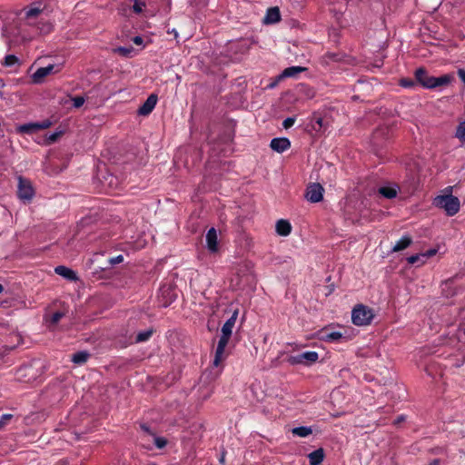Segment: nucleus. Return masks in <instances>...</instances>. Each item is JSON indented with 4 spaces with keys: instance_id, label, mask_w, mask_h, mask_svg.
<instances>
[{
    "instance_id": "obj_11",
    "label": "nucleus",
    "mask_w": 465,
    "mask_h": 465,
    "mask_svg": "<svg viewBox=\"0 0 465 465\" xmlns=\"http://www.w3.org/2000/svg\"><path fill=\"white\" fill-rule=\"evenodd\" d=\"M270 146L272 150L281 153L291 147V142L285 137L273 138L271 141Z\"/></svg>"
},
{
    "instance_id": "obj_26",
    "label": "nucleus",
    "mask_w": 465,
    "mask_h": 465,
    "mask_svg": "<svg viewBox=\"0 0 465 465\" xmlns=\"http://www.w3.org/2000/svg\"><path fill=\"white\" fill-rule=\"evenodd\" d=\"M407 261L410 264L418 263V265H422L426 262L424 255L422 253L411 255L407 258Z\"/></svg>"
},
{
    "instance_id": "obj_12",
    "label": "nucleus",
    "mask_w": 465,
    "mask_h": 465,
    "mask_svg": "<svg viewBox=\"0 0 465 465\" xmlns=\"http://www.w3.org/2000/svg\"><path fill=\"white\" fill-rule=\"evenodd\" d=\"M281 13L277 6L270 7L267 9L265 16L262 20L265 25H272L280 22Z\"/></svg>"
},
{
    "instance_id": "obj_38",
    "label": "nucleus",
    "mask_w": 465,
    "mask_h": 465,
    "mask_svg": "<svg viewBox=\"0 0 465 465\" xmlns=\"http://www.w3.org/2000/svg\"><path fill=\"white\" fill-rule=\"evenodd\" d=\"M295 123V119L294 118H292V117H288L286 118L283 122H282V126L285 128V129H288L290 127H292Z\"/></svg>"
},
{
    "instance_id": "obj_48",
    "label": "nucleus",
    "mask_w": 465,
    "mask_h": 465,
    "mask_svg": "<svg viewBox=\"0 0 465 465\" xmlns=\"http://www.w3.org/2000/svg\"><path fill=\"white\" fill-rule=\"evenodd\" d=\"M4 427L5 425L3 424V421L0 420V430H2Z\"/></svg>"
},
{
    "instance_id": "obj_39",
    "label": "nucleus",
    "mask_w": 465,
    "mask_h": 465,
    "mask_svg": "<svg viewBox=\"0 0 465 465\" xmlns=\"http://www.w3.org/2000/svg\"><path fill=\"white\" fill-rule=\"evenodd\" d=\"M123 261H124V256L120 254V255L111 258L109 260V262L111 265H114V264L121 263Z\"/></svg>"
},
{
    "instance_id": "obj_15",
    "label": "nucleus",
    "mask_w": 465,
    "mask_h": 465,
    "mask_svg": "<svg viewBox=\"0 0 465 465\" xmlns=\"http://www.w3.org/2000/svg\"><path fill=\"white\" fill-rule=\"evenodd\" d=\"M54 272L56 274L69 281H76L78 279L75 272L66 266H57L54 268Z\"/></svg>"
},
{
    "instance_id": "obj_32",
    "label": "nucleus",
    "mask_w": 465,
    "mask_h": 465,
    "mask_svg": "<svg viewBox=\"0 0 465 465\" xmlns=\"http://www.w3.org/2000/svg\"><path fill=\"white\" fill-rule=\"evenodd\" d=\"M62 134V132H54L50 134L49 135H46L45 142L47 144L54 143L57 138Z\"/></svg>"
},
{
    "instance_id": "obj_21",
    "label": "nucleus",
    "mask_w": 465,
    "mask_h": 465,
    "mask_svg": "<svg viewBox=\"0 0 465 465\" xmlns=\"http://www.w3.org/2000/svg\"><path fill=\"white\" fill-rule=\"evenodd\" d=\"M305 68L302 66H291L282 71L281 77H293L297 75L299 73L303 72Z\"/></svg>"
},
{
    "instance_id": "obj_35",
    "label": "nucleus",
    "mask_w": 465,
    "mask_h": 465,
    "mask_svg": "<svg viewBox=\"0 0 465 465\" xmlns=\"http://www.w3.org/2000/svg\"><path fill=\"white\" fill-rule=\"evenodd\" d=\"M154 444L158 449H163L166 446L167 440L163 437H154Z\"/></svg>"
},
{
    "instance_id": "obj_27",
    "label": "nucleus",
    "mask_w": 465,
    "mask_h": 465,
    "mask_svg": "<svg viewBox=\"0 0 465 465\" xmlns=\"http://www.w3.org/2000/svg\"><path fill=\"white\" fill-rule=\"evenodd\" d=\"M342 337V334L339 331H331L325 332L322 336V339L326 341H335L340 340Z\"/></svg>"
},
{
    "instance_id": "obj_9",
    "label": "nucleus",
    "mask_w": 465,
    "mask_h": 465,
    "mask_svg": "<svg viewBox=\"0 0 465 465\" xmlns=\"http://www.w3.org/2000/svg\"><path fill=\"white\" fill-rule=\"evenodd\" d=\"M157 95L152 94L148 96L146 101L142 104V106L138 109V114L146 116L152 113L157 104Z\"/></svg>"
},
{
    "instance_id": "obj_7",
    "label": "nucleus",
    "mask_w": 465,
    "mask_h": 465,
    "mask_svg": "<svg viewBox=\"0 0 465 465\" xmlns=\"http://www.w3.org/2000/svg\"><path fill=\"white\" fill-rule=\"evenodd\" d=\"M324 189L320 183H312L307 187L305 198L311 203H319L323 198Z\"/></svg>"
},
{
    "instance_id": "obj_19",
    "label": "nucleus",
    "mask_w": 465,
    "mask_h": 465,
    "mask_svg": "<svg viewBox=\"0 0 465 465\" xmlns=\"http://www.w3.org/2000/svg\"><path fill=\"white\" fill-rule=\"evenodd\" d=\"M42 12L43 10L39 7H31L28 10H26L25 18L28 21L27 24L31 26L35 25L33 20L36 18Z\"/></svg>"
},
{
    "instance_id": "obj_34",
    "label": "nucleus",
    "mask_w": 465,
    "mask_h": 465,
    "mask_svg": "<svg viewBox=\"0 0 465 465\" xmlns=\"http://www.w3.org/2000/svg\"><path fill=\"white\" fill-rule=\"evenodd\" d=\"M72 101L74 107L79 108L84 104L85 99L83 96H74L72 98Z\"/></svg>"
},
{
    "instance_id": "obj_31",
    "label": "nucleus",
    "mask_w": 465,
    "mask_h": 465,
    "mask_svg": "<svg viewBox=\"0 0 465 465\" xmlns=\"http://www.w3.org/2000/svg\"><path fill=\"white\" fill-rule=\"evenodd\" d=\"M41 26L38 27V30L42 34H48L52 31L53 25L49 22H41Z\"/></svg>"
},
{
    "instance_id": "obj_24",
    "label": "nucleus",
    "mask_w": 465,
    "mask_h": 465,
    "mask_svg": "<svg viewBox=\"0 0 465 465\" xmlns=\"http://www.w3.org/2000/svg\"><path fill=\"white\" fill-rule=\"evenodd\" d=\"M379 193L388 199H392L397 195V191L394 188L388 186L381 187L379 189Z\"/></svg>"
},
{
    "instance_id": "obj_44",
    "label": "nucleus",
    "mask_w": 465,
    "mask_h": 465,
    "mask_svg": "<svg viewBox=\"0 0 465 465\" xmlns=\"http://www.w3.org/2000/svg\"><path fill=\"white\" fill-rule=\"evenodd\" d=\"M322 122H323V120H322V118H321V117H319V118H317V119L315 120V123H316L320 127H322V124H322Z\"/></svg>"
},
{
    "instance_id": "obj_45",
    "label": "nucleus",
    "mask_w": 465,
    "mask_h": 465,
    "mask_svg": "<svg viewBox=\"0 0 465 465\" xmlns=\"http://www.w3.org/2000/svg\"><path fill=\"white\" fill-rule=\"evenodd\" d=\"M403 420H404V416H400V417L396 420L395 423H399V422H401V421H403Z\"/></svg>"
},
{
    "instance_id": "obj_41",
    "label": "nucleus",
    "mask_w": 465,
    "mask_h": 465,
    "mask_svg": "<svg viewBox=\"0 0 465 465\" xmlns=\"http://www.w3.org/2000/svg\"><path fill=\"white\" fill-rule=\"evenodd\" d=\"M13 418L12 414H3L0 417V420L3 421V424L5 426L7 422Z\"/></svg>"
},
{
    "instance_id": "obj_37",
    "label": "nucleus",
    "mask_w": 465,
    "mask_h": 465,
    "mask_svg": "<svg viewBox=\"0 0 465 465\" xmlns=\"http://www.w3.org/2000/svg\"><path fill=\"white\" fill-rule=\"evenodd\" d=\"M64 316V314L61 312H54L50 319L51 324H56Z\"/></svg>"
},
{
    "instance_id": "obj_43",
    "label": "nucleus",
    "mask_w": 465,
    "mask_h": 465,
    "mask_svg": "<svg viewBox=\"0 0 465 465\" xmlns=\"http://www.w3.org/2000/svg\"><path fill=\"white\" fill-rule=\"evenodd\" d=\"M458 75L460 78V80L465 84V70L464 69H459L458 70Z\"/></svg>"
},
{
    "instance_id": "obj_6",
    "label": "nucleus",
    "mask_w": 465,
    "mask_h": 465,
    "mask_svg": "<svg viewBox=\"0 0 465 465\" xmlns=\"http://www.w3.org/2000/svg\"><path fill=\"white\" fill-rule=\"evenodd\" d=\"M18 196L23 201H31L35 192L31 183L22 177L18 178Z\"/></svg>"
},
{
    "instance_id": "obj_36",
    "label": "nucleus",
    "mask_w": 465,
    "mask_h": 465,
    "mask_svg": "<svg viewBox=\"0 0 465 465\" xmlns=\"http://www.w3.org/2000/svg\"><path fill=\"white\" fill-rule=\"evenodd\" d=\"M116 53L124 55V56H129L133 51V49L130 47H117L115 50H114Z\"/></svg>"
},
{
    "instance_id": "obj_22",
    "label": "nucleus",
    "mask_w": 465,
    "mask_h": 465,
    "mask_svg": "<svg viewBox=\"0 0 465 465\" xmlns=\"http://www.w3.org/2000/svg\"><path fill=\"white\" fill-rule=\"evenodd\" d=\"M292 433L294 436H298V437H301V438H305V437H308L309 435H311L312 433V430L311 427L301 426V427L293 428L292 430Z\"/></svg>"
},
{
    "instance_id": "obj_1",
    "label": "nucleus",
    "mask_w": 465,
    "mask_h": 465,
    "mask_svg": "<svg viewBox=\"0 0 465 465\" xmlns=\"http://www.w3.org/2000/svg\"><path fill=\"white\" fill-rule=\"evenodd\" d=\"M414 75L417 83L426 89H436L438 87L446 86L454 80L452 74H443L440 77L430 76L422 67L418 68Z\"/></svg>"
},
{
    "instance_id": "obj_2",
    "label": "nucleus",
    "mask_w": 465,
    "mask_h": 465,
    "mask_svg": "<svg viewBox=\"0 0 465 465\" xmlns=\"http://www.w3.org/2000/svg\"><path fill=\"white\" fill-rule=\"evenodd\" d=\"M433 204L443 209L450 216L456 214L460 207L459 198L451 194L438 195L434 198Z\"/></svg>"
},
{
    "instance_id": "obj_18",
    "label": "nucleus",
    "mask_w": 465,
    "mask_h": 465,
    "mask_svg": "<svg viewBox=\"0 0 465 465\" xmlns=\"http://www.w3.org/2000/svg\"><path fill=\"white\" fill-rule=\"evenodd\" d=\"M310 465H320L324 458L322 449H318L308 455Z\"/></svg>"
},
{
    "instance_id": "obj_47",
    "label": "nucleus",
    "mask_w": 465,
    "mask_h": 465,
    "mask_svg": "<svg viewBox=\"0 0 465 465\" xmlns=\"http://www.w3.org/2000/svg\"><path fill=\"white\" fill-rule=\"evenodd\" d=\"M142 429H143V430H145V431H149L148 427H147V426H145V425H142Z\"/></svg>"
},
{
    "instance_id": "obj_8",
    "label": "nucleus",
    "mask_w": 465,
    "mask_h": 465,
    "mask_svg": "<svg viewBox=\"0 0 465 465\" xmlns=\"http://www.w3.org/2000/svg\"><path fill=\"white\" fill-rule=\"evenodd\" d=\"M52 123L49 120H45L40 123H29L22 124L18 127V131L24 134H34L39 130L47 129Z\"/></svg>"
},
{
    "instance_id": "obj_29",
    "label": "nucleus",
    "mask_w": 465,
    "mask_h": 465,
    "mask_svg": "<svg viewBox=\"0 0 465 465\" xmlns=\"http://www.w3.org/2000/svg\"><path fill=\"white\" fill-rule=\"evenodd\" d=\"M152 333L153 332L151 330H147V331L139 332L136 336V341L143 342V341H147L151 337Z\"/></svg>"
},
{
    "instance_id": "obj_42",
    "label": "nucleus",
    "mask_w": 465,
    "mask_h": 465,
    "mask_svg": "<svg viewBox=\"0 0 465 465\" xmlns=\"http://www.w3.org/2000/svg\"><path fill=\"white\" fill-rule=\"evenodd\" d=\"M133 42H134L135 45H143V37H141V36H134V37L133 38Z\"/></svg>"
},
{
    "instance_id": "obj_5",
    "label": "nucleus",
    "mask_w": 465,
    "mask_h": 465,
    "mask_svg": "<svg viewBox=\"0 0 465 465\" xmlns=\"http://www.w3.org/2000/svg\"><path fill=\"white\" fill-rule=\"evenodd\" d=\"M230 338L231 336H224L223 334L221 335L213 361V367H218L226 359L227 354L225 353V348L229 342Z\"/></svg>"
},
{
    "instance_id": "obj_10",
    "label": "nucleus",
    "mask_w": 465,
    "mask_h": 465,
    "mask_svg": "<svg viewBox=\"0 0 465 465\" xmlns=\"http://www.w3.org/2000/svg\"><path fill=\"white\" fill-rule=\"evenodd\" d=\"M206 246L209 252H216L219 250V243H218V234L217 231L214 228H211L208 230L206 236Z\"/></svg>"
},
{
    "instance_id": "obj_20",
    "label": "nucleus",
    "mask_w": 465,
    "mask_h": 465,
    "mask_svg": "<svg viewBox=\"0 0 465 465\" xmlns=\"http://www.w3.org/2000/svg\"><path fill=\"white\" fill-rule=\"evenodd\" d=\"M411 243V237L405 235V236H402L396 243L395 245L392 247V251L393 252H400V251H402L404 249H406L407 247H409Z\"/></svg>"
},
{
    "instance_id": "obj_13",
    "label": "nucleus",
    "mask_w": 465,
    "mask_h": 465,
    "mask_svg": "<svg viewBox=\"0 0 465 465\" xmlns=\"http://www.w3.org/2000/svg\"><path fill=\"white\" fill-rule=\"evenodd\" d=\"M54 69V64H49L47 66L38 68L32 75L34 83H41L45 76L53 73Z\"/></svg>"
},
{
    "instance_id": "obj_23",
    "label": "nucleus",
    "mask_w": 465,
    "mask_h": 465,
    "mask_svg": "<svg viewBox=\"0 0 465 465\" xmlns=\"http://www.w3.org/2000/svg\"><path fill=\"white\" fill-rule=\"evenodd\" d=\"M89 358V353L86 351H78L72 356V361L75 364H83L86 362Z\"/></svg>"
},
{
    "instance_id": "obj_30",
    "label": "nucleus",
    "mask_w": 465,
    "mask_h": 465,
    "mask_svg": "<svg viewBox=\"0 0 465 465\" xmlns=\"http://www.w3.org/2000/svg\"><path fill=\"white\" fill-rule=\"evenodd\" d=\"M134 5L133 9L136 14L142 13L143 7L145 6V3L143 0H133Z\"/></svg>"
},
{
    "instance_id": "obj_33",
    "label": "nucleus",
    "mask_w": 465,
    "mask_h": 465,
    "mask_svg": "<svg viewBox=\"0 0 465 465\" xmlns=\"http://www.w3.org/2000/svg\"><path fill=\"white\" fill-rule=\"evenodd\" d=\"M400 84L405 88H412L415 86V82L410 78H402L400 81Z\"/></svg>"
},
{
    "instance_id": "obj_28",
    "label": "nucleus",
    "mask_w": 465,
    "mask_h": 465,
    "mask_svg": "<svg viewBox=\"0 0 465 465\" xmlns=\"http://www.w3.org/2000/svg\"><path fill=\"white\" fill-rule=\"evenodd\" d=\"M19 62L18 58L14 54H8L5 57V61L3 64L7 67L14 66L15 64H17Z\"/></svg>"
},
{
    "instance_id": "obj_4",
    "label": "nucleus",
    "mask_w": 465,
    "mask_h": 465,
    "mask_svg": "<svg viewBox=\"0 0 465 465\" xmlns=\"http://www.w3.org/2000/svg\"><path fill=\"white\" fill-rule=\"evenodd\" d=\"M319 360V354L316 351H304L302 353L290 356L287 359L288 363L291 365H304L309 366L315 363Z\"/></svg>"
},
{
    "instance_id": "obj_40",
    "label": "nucleus",
    "mask_w": 465,
    "mask_h": 465,
    "mask_svg": "<svg viewBox=\"0 0 465 465\" xmlns=\"http://www.w3.org/2000/svg\"><path fill=\"white\" fill-rule=\"evenodd\" d=\"M436 252H437L436 249H430L425 252H422V254L424 255L425 261H427L428 258L432 257L433 255L436 254Z\"/></svg>"
},
{
    "instance_id": "obj_17",
    "label": "nucleus",
    "mask_w": 465,
    "mask_h": 465,
    "mask_svg": "<svg viewBox=\"0 0 465 465\" xmlns=\"http://www.w3.org/2000/svg\"><path fill=\"white\" fill-rule=\"evenodd\" d=\"M275 227L276 232L281 236H288L292 232V225L287 220H279Z\"/></svg>"
},
{
    "instance_id": "obj_14",
    "label": "nucleus",
    "mask_w": 465,
    "mask_h": 465,
    "mask_svg": "<svg viewBox=\"0 0 465 465\" xmlns=\"http://www.w3.org/2000/svg\"><path fill=\"white\" fill-rule=\"evenodd\" d=\"M160 293L163 297V299L160 300V303L163 307L169 306L175 300V295L169 287L161 288Z\"/></svg>"
},
{
    "instance_id": "obj_46",
    "label": "nucleus",
    "mask_w": 465,
    "mask_h": 465,
    "mask_svg": "<svg viewBox=\"0 0 465 465\" xmlns=\"http://www.w3.org/2000/svg\"><path fill=\"white\" fill-rule=\"evenodd\" d=\"M429 465H439V460H434Z\"/></svg>"
},
{
    "instance_id": "obj_3",
    "label": "nucleus",
    "mask_w": 465,
    "mask_h": 465,
    "mask_svg": "<svg viewBox=\"0 0 465 465\" xmlns=\"http://www.w3.org/2000/svg\"><path fill=\"white\" fill-rule=\"evenodd\" d=\"M374 317L372 310L365 305L359 304L351 312L352 322L357 326L369 325Z\"/></svg>"
},
{
    "instance_id": "obj_25",
    "label": "nucleus",
    "mask_w": 465,
    "mask_h": 465,
    "mask_svg": "<svg viewBox=\"0 0 465 465\" xmlns=\"http://www.w3.org/2000/svg\"><path fill=\"white\" fill-rule=\"evenodd\" d=\"M455 137L461 143H465V120L460 122L457 126Z\"/></svg>"
},
{
    "instance_id": "obj_16",
    "label": "nucleus",
    "mask_w": 465,
    "mask_h": 465,
    "mask_svg": "<svg viewBox=\"0 0 465 465\" xmlns=\"http://www.w3.org/2000/svg\"><path fill=\"white\" fill-rule=\"evenodd\" d=\"M238 316V312L235 311L232 315L225 322V323L222 327V334L224 336H231L232 332V329L235 325V322Z\"/></svg>"
},
{
    "instance_id": "obj_49",
    "label": "nucleus",
    "mask_w": 465,
    "mask_h": 465,
    "mask_svg": "<svg viewBox=\"0 0 465 465\" xmlns=\"http://www.w3.org/2000/svg\"><path fill=\"white\" fill-rule=\"evenodd\" d=\"M2 290H3V287H2V285L0 284V292H2Z\"/></svg>"
}]
</instances>
